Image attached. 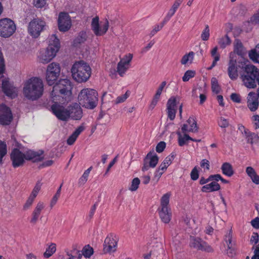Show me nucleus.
I'll return each instance as SVG.
<instances>
[{"instance_id": "c756f323", "label": "nucleus", "mask_w": 259, "mask_h": 259, "mask_svg": "<svg viewBox=\"0 0 259 259\" xmlns=\"http://www.w3.org/2000/svg\"><path fill=\"white\" fill-rule=\"evenodd\" d=\"M87 40V34L84 31L79 32L78 35L74 39L73 41V45L77 47L78 45L82 44Z\"/></svg>"}, {"instance_id": "09e8293b", "label": "nucleus", "mask_w": 259, "mask_h": 259, "mask_svg": "<svg viewBox=\"0 0 259 259\" xmlns=\"http://www.w3.org/2000/svg\"><path fill=\"white\" fill-rule=\"evenodd\" d=\"M176 156V154L175 152H172L164 159L162 162L163 164H165L168 167L171 164V161L174 159Z\"/></svg>"}, {"instance_id": "72a5a7b5", "label": "nucleus", "mask_w": 259, "mask_h": 259, "mask_svg": "<svg viewBox=\"0 0 259 259\" xmlns=\"http://www.w3.org/2000/svg\"><path fill=\"white\" fill-rule=\"evenodd\" d=\"M92 169V166H91L84 171L82 176L79 179L78 184L79 186L83 185L87 182L90 172Z\"/></svg>"}, {"instance_id": "864d4df0", "label": "nucleus", "mask_w": 259, "mask_h": 259, "mask_svg": "<svg viewBox=\"0 0 259 259\" xmlns=\"http://www.w3.org/2000/svg\"><path fill=\"white\" fill-rule=\"evenodd\" d=\"M165 23H163V21L162 22L161 25H156L155 26L154 29L151 31L150 35L151 37L154 36L158 31L162 29Z\"/></svg>"}, {"instance_id": "a211bd4d", "label": "nucleus", "mask_w": 259, "mask_h": 259, "mask_svg": "<svg viewBox=\"0 0 259 259\" xmlns=\"http://www.w3.org/2000/svg\"><path fill=\"white\" fill-rule=\"evenodd\" d=\"M2 90L7 96L11 99H14L17 96L16 88L9 81V78L3 80Z\"/></svg>"}, {"instance_id": "412c9836", "label": "nucleus", "mask_w": 259, "mask_h": 259, "mask_svg": "<svg viewBox=\"0 0 259 259\" xmlns=\"http://www.w3.org/2000/svg\"><path fill=\"white\" fill-rule=\"evenodd\" d=\"M258 100L254 92H250L247 97V106L251 111H256L258 107Z\"/></svg>"}, {"instance_id": "aec40b11", "label": "nucleus", "mask_w": 259, "mask_h": 259, "mask_svg": "<svg viewBox=\"0 0 259 259\" xmlns=\"http://www.w3.org/2000/svg\"><path fill=\"white\" fill-rule=\"evenodd\" d=\"M117 241L112 237V235L108 236L105 239L103 251L104 253L114 252L116 250Z\"/></svg>"}, {"instance_id": "37998d69", "label": "nucleus", "mask_w": 259, "mask_h": 259, "mask_svg": "<svg viewBox=\"0 0 259 259\" xmlns=\"http://www.w3.org/2000/svg\"><path fill=\"white\" fill-rule=\"evenodd\" d=\"M194 55L193 52H190L188 54L184 55L181 60V63L183 65L186 64L189 61L190 58L191 60H193Z\"/></svg>"}, {"instance_id": "052dcab7", "label": "nucleus", "mask_w": 259, "mask_h": 259, "mask_svg": "<svg viewBox=\"0 0 259 259\" xmlns=\"http://www.w3.org/2000/svg\"><path fill=\"white\" fill-rule=\"evenodd\" d=\"M34 199V198L31 197V196H29L26 203L23 206V209L25 210L27 209L32 205Z\"/></svg>"}, {"instance_id": "8fccbe9b", "label": "nucleus", "mask_w": 259, "mask_h": 259, "mask_svg": "<svg viewBox=\"0 0 259 259\" xmlns=\"http://www.w3.org/2000/svg\"><path fill=\"white\" fill-rule=\"evenodd\" d=\"M131 92L127 91L126 93L121 96H118L116 100L115 103L119 104L123 102L130 95Z\"/></svg>"}, {"instance_id": "13d9d810", "label": "nucleus", "mask_w": 259, "mask_h": 259, "mask_svg": "<svg viewBox=\"0 0 259 259\" xmlns=\"http://www.w3.org/2000/svg\"><path fill=\"white\" fill-rule=\"evenodd\" d=\"M6 70V66L5 60L3 56H0V75L5 73Z\"/></svg>"}, {"instance_id": "49530a36", "label": "nucleus", "mask_w": 259, "mask_h": 259, "mask_svg": "<svg viewBox=\"0 0 259 259\" xmlns=\"http://www.w3.org/2000/svg\"><path fill=\"white\" fill-rule=\"evenodd\" d=\"M41 184L40 182L38 181L37 183L36 184L35 187H34L32 191L31 192V193L30 194V196H31V197H33L35 198V197L37 196L39 191L40 190L41 188Z\"/></svg>"}, {"instance_id": "4468645a", "label": "nucleus", "mask_w": 259, "mask_h": 259, "mask_svg": "<svg viewBox=\"0 0 259 259\" xmlns=\"http://www.w3.org/2000/svg\"><path fill=\"white\" fill-rule=\"evenodd\" d=\"M13 119L11 109L5 104L0 105V124L8 125Z\"/></svg>"}, {"instance_id": "0eeeda50", "label": "nucleus", "mask_w": 259, "mask_h": 259, "mask_svg": "<svg viewBox=\"0 0 259 259\" xmlns=\"http://www.w3.org/2000/svg\"><path fill=\"white\" fill-rule=\"evenodd\" d=\"M170 193L164 194L160 199V205L157 209L162 222L168 224L171 220V211L169 205Z\"/></svg>"}, {"instance_id": "7c9ffc66", "label": "nucleus", "mask_w": 259, "mask_h": 259, "mask_svg": "<svg viewBox=\"0 0 259 259\" xmlns=\"http://www.w3.org/2000/svg\"><path fill=\"white\" fill-rule=\"evenodd\" d=\"M56 251V245L55 243H52L48 248L46 251L44 253V257L48 258L51 257Z\"/></svg>"}, {"instance_id": "de8ad7c7", "label": "nucleus", "mask_w": 259, "mask_h": 259, "mask_svg": "<svg viewBox=\"0 0 259 259\" xmlns=\"http://www.w3.org/2000/svg\"><path fill=\"white\" fill-rule=\"evenodd\" d=\"M177 10V9L171 7V9L169 10L166 16L163 19V23H167L170 20L171 17L175 14Z\"/></svg>"}, {"instance_id": "c9c22d12", "label": "nucleus", "mask_w": 259, "mask_h": 259, "mask_svg": "<svg viewBox=\"0 0 259 259\" xmlns=\"http://www.w3.org/2000/svg\"><path fill=\"white\" fill-rule=\"evenodd\" d=\"M179 96H172L167 101L166 104L167 109H176L177 105V100H179Z\"/></svg>"}, {"instance_id": "ddd939ff", "label": "nucleus", "mask_w": 259, "mask_h": 259, "mask_svg": "<svg viewBox=\"0 0 259 259\" xmlns=\"http://www.w3.org/2000/svg\"><path fill=\"white\" fill-rule=\"evenodd\" d=\"M51 111L60 120L66 121L69 118L68 108H65L57 102H55L51 106Z\"/></svg>"}, {"instance_id": "b1692460", "label": "nucleus", "mask_w": 259, "mask_h": 259, "mask_svg": "<svg viewBox=\"0 0 259 259\" xmlns=\"http://www.w3.org/2000/svg\"><path fill=\"white\" fill-rule=\"evenodd\" d=\"M234 51L238 55L241 56V58H244V56L246 54L245 48L243 47L241 40L238 39L235 40Z\"/></svg>"}, {"instance_id": "6e6552de", "label": "nucleus", "mask_w": 259, "mask_h": 259, "mask_svg": "<svg viewBox=\"0 0 259 259\" xmlns=\"http://www.w3.org/2000/svg\"><path fill=\"white\" fill-rule=\"evenodd\" d=\"M46 23L39 18H34L28 24V32L33 38H37L40 33L45 29Z\"/></svg>"}, {"instance_id": "ea45409f", "label": "nucleus", "mask_w": 259, "mask_h": 259, "mask_svg": "<svg viewBox=\"0 0 259 259\" xmlns=\"http://www.w3.org/2000/svg\"><path fill=\"white\" fill-rule=\"evenodd\" d=\"M211 84L212 92L215 94L219 93L220 91V87L219 84L218 80L215 77H212L211 78Z\"/></svg>"}, {"instance_id": "e2e57ef3", "label": "nucleus", "mask_w": 259, "mask_h": 259, "mask_svg": "<svg viewBox=\"0 0 259 259\" xmlns=\"http://www.w3.org/2000/svg\"><path fill=\"white\" fill-rule=\"evenodd\" d=\"M209 180L210 181H214L218 182L219 181L222 180V176L220 174L211 175L209 176Z\"/></svg>"}, {"instance_id": "e433bc0d", "label": "nucleus", "mask_w": 259, "mask_h": 259, "mask_svg": "<svg viewBox=\"0 0 259 259\" xmlns=\"http://www.w3.org/2000/svg\"><path fill=\"white\" fill-rule=\"evenodd\" d=\"M231 39L227 34H226L225 36L222 37L220 39L218 43L220 47L222 49H224L227 46L231 44Z\"/></svg>"}, {"instance_id": "9d476101", "label": "nucleus", "mask_w": 259, "mask_h": 259, "mask_svg": "<svg viewBox=\"0 0 259 259\" xmlns=\"http://www.w3.org/2000/svg\"><path fill=\"white\" fill-rule=\"evenodd\" d=\"M61 68L59 64L52 63L47 69L46 81L49 85L54 84L60 74Z\"/></svg>"}, {"instance_id": "a19ab883", "label": "nucleus", "mask_w": 259, "mask_h": 259, "mask_svg": "<svg viewBox=\"0 0 259 259\" xmlns=\"http://www.w3.org/2000/svg\"><path fill=\"white\" fill-rule=\"evenodd\" d=\"M198 250H201L206 252H212L214 251L213 248L205 241L202 242L201 247Z\"/></svg>"}, {"instance_id": "680f3d73", "label": "nucleus", "mask_w": 259, "mask_h": 259, "mask_svg": "<svg viewBox=\"0 0 259 259\" xmlns=\"http://www.w3.org/2000/svg\"><path fill=\"white\" fill-rule=\"evenodd\" d=\"M98 206V202H96L91 207V210L90 211V212H89V216H88V218L89 219V220H91L93 217V215L95 212V211L96 210V208H97V206Z\"/></svg>"}, {"instance_id": "338daca9", "label": "nucleus", "mask_w": 259, "mask_h": 259, "mask_svg": "<svg viewBox=\"0 0 259 259\" xmlns=\"http://www.w3.org/2000/svg\"><path fill=\"white\" fill-rule=\"evenodd\" d=\"M252 120L254 121V126L255 129L259 128V116L258 115H253Z\"/></svg>"}, {"instance_id": "2eb2a0df", "label": "nucleus", "mask_w": 259, "mask_h": 259, "mask_svg": "<svg viewBox=\"0 0 259 259\" xmlns=\"http://www.w3.org/2000/svg\"><path fill=\"white\" fill-rule=\"evenodd\" d=\"M58 29L60 31H67L71 26L70 17L67 13L61 12L58 19Z\"/></svg>"}, {"instance_id": "f257e3e1", "label": "nucleus", "mask_w": 259, "mask_h": 259, "mask_svg": "<svg viewBox=\"0 0 259 259\" xmlns=\"http://www.w3.org/2000/svg\"><path fill=\"white\" fill-rule=\"evenodd\" d=\"M228 65V75L232 80L237 79L240 74L245 87L249 89L256 87V83L258 84L259 71L255 66L249 64L247 59L231 58Z\"/></svg>"}, {"instance_id": "1a4fd4ad", "label": "nucleus", "mask_w": 259, "mask_h": 259, "mask_svg": "<svg viewBox=\"0 0 259 259\" xmlns=\"http://www.w3.org/2000/svg\"><path fill=\"white\" fill-rule=\"evenodd\" d=\"M16 29L14 22L7 18L0 19V36L7 38L12 36Z\"/></svg>"}, {"instance_id": "3c124183", "label": "nucleus", "mask_w": 259, "mask_h": 259, "mask_svg": "<svg viewBox=\"0 0 259 259\" xmlns=\"http://www.w3.org/2000/svg\"><path fill=\"white\" fill-rule=\"evenodd\" d=\"M191 179L193 181L197 180L199 178V172L196 166H195L190 173Z\"/></svg>"}, {"instance_id": "dca6fc26", "label": "nucleus", "mask_w": 259, "mask_h": 259, "mask_svg": "<svg viewBox=\"0 0 259 259\" xmlns=\"http://www.w3.org/2000/svg\"><path fill=\"white\" fill-rule=\"evenodd\" d=\"M153 151L149 152L144 159V164L142 168L143 171L148 170L150 167H155L158 161V156Z\"/></svg>"}, {"instance_id": "5701e85b", "label": "nucleus", "mask_w": 259, "mask_h": 259, "mask_svg": "<svg viewBox=\"0 0 259 259\" xmlns=\"http://www.w3.org/2000/svg\"><path fill=\"white\" fill-rule=\"evenodd\" d=\"M44 203L42 202H39L32 213V218L30 220V223L35 225L38 219L40 214L41 210L44 209Z\"/></svg>"}, {"instance_id": "5fc2aeb1", "label": "nucleus", "mask_w": 259, "mask_h": 259, "mask_svg": "<svg viewBox=\"0 0 259 259\" xmlns=\"http://www.w3.org/2000/svg\"><path fill=\"white\" fill-rule=\"evenodd\" d=\"M166 143L163 141H161L158 143L156 147V151L158 153H161L165 148Z\"/></svg>"}, {"instance_id": "6ab92c4d", "label": "nucleus", "mask_w": 259, "mask_h": 259, "mask_svg": "<svg viewBox=\"0 0 259 259\" xmlns=\"http://www.w3.org/2000/svg\"><path fill=\"white\" fill-rule=\"evenodd\" d=\"M133 58V55L128 54V55L125 56L124 58L121 59L118 63L116 72L120 76H123L125 72L128 68L130 62Z\"/></svg>"}, {"instance_id": "9b49d317", "label": "nucleus", "mask_w": 259, "mask_h": 259, "mask_svg": "<svg viewBox=\"0 0 259 259\" xmlns=\"http://www.w3.org/2000/svg\"><path fill=\"white\" fill-rule=\"evenodd\" d=\"M98 17H94L92 21L91 27L95 34L97 36H102L105 34L109 28V22L106 19L103 24H99Z\"/></svg>"}, {"instance_id": "6e6d98bb", "label": "nucleus", "mask_w": 259, "mask_h": 259, "mask_svg": "<svg viewBox=\"0 0 259 259\" xmlns=\"http://www.w3.org/2000/svg\"><path fill=\"white\" fill-rule=\"evenodd\" d=\"M46 4V0H33V5L37 8H42Z\"/></svg>"}, {"instance_id": "58836bf2", "label": "nucleus", "mask_w": 259, "mask_h": 259, "mask_svg": "<svg viewBox=\"0 0 259 259\" xmlns=\"http://www.w3.org/2000/svg\"><path fill=\"white\" fill-rule=\"evenodd\" d=\"M228 241H227V242L228 243V249L227 251V253L229 256L233 257L235 254V250L233 249H232V236L230 234V233L229 234V235L228 236Z\"/></svg>"}, {"instance_id": "473e14b6", "label": "nucleus", "mask_w": 259, "mask_h": 259, "mask_svg": "<svg viewBox=\"0 0 259 259\" xmlns=\"http://www.w3.org/2000/svg\"><path fill=\"white\" fill-rule=\"evenodd\" d=\"M187 122L190 126L189 132L197 133L198 131V127L197 122L193 117H190L187 120Z\"/></svg>"}, {"instance_id": "cd10ccee", "label": "nucleus", "mask_w": 259, "mask_h": 259, "mask_svg": "<svg viewBox=\"0 0 259 259\" xmlns=\"http://www.w3.org/2000/svg\"><path fill=\"white\" fill-rule=\"evenodd\" d=\"M247 143L251 145H259V136L254 133L249 132L248 134L245 136Z\"/></svg>"}, {"instance_id": "f3484780", "label": "nucleus", "mask_w": 259, "mask_h": 259, "mask_svg": "<svg viewBox=\"0 0 259 259\" xmlns=\"http://www.w3.org/2000/svg\"><path fill=\"white\" fill-rule=\"evenodd\" d=\"M78 103H73L68 106L69 117L73 120H80L82 117V110Z\"/></svg>"}, {"instance_id": "bf43d9fd", "label": "nucleus", "mask_w": 259, "mask_h": 259, "mask_svg": "<svg viewBox=\"0 0 259 259\" xmlns=\"http://www.w3.org/2000/svg\"><path fill=\"white\" fill-rule=\"evenodd\" d=\"M231 99L235 103H240L241 102V97L240 96L236 93H232L230 96Z\"/></svg>"}, {"instance_id": "0e129e2a", "label": "nucleus", "mask_w": 259, "mask_h": 259, "mask_svg": "<svg viewBox=\"0 0 259 259\" xmlns=\"http://www.w3.org/2000/svg\"><path fill=\"white\" fill-rule=\"evenodd\" d=\"M77 137L75 136L74 134H72L71 136L69 137L67 140V143L68 145H72L74 144L75 141H76Z\"/></svg>"}, {"instance_id": "2f4dec72", "label": "nucleus", "mask_w": 259, "mask_h": 259, "mask_svg": "<svg viewBox=\"0 0 259 259\" xmlns=\"http://www.w3.org/2000/svg\"><path fill=\"white\" fill-rule=\"evenodd\" d=\"M7 153V146L5 142L0 141V164H3V158Z\"/></svg>"}, {"instance_id": "393cba45", "label": "nucleus", "mask_w": 259, "mask_h": 259, "mask_svg": "<svg viewBox=\"0 0 259 259\" xmlns=\"http://www.w3.org/2000/svg\"><path fill=\"white\" fill-rule=\"evenodd\" d=\"M220 189V184L218 182L212 181L210 183L202 186L201 191L202 192L208 193L219 191Z\"/></svg>"}, {"instance_id": "bb28decb", "label": "nucleus", "mask_w": 259, "mask_h": 259, "mask_svg": "<svg viewBox=\"0 0 259 259\" xmlns=\"http://www.w3.org/2000/svg\"><path fill=\"white\" fill-rule=\"evenodd\" d=\"M204 242L201 238L199 237H195L190 236V246L191 247L199 250L200 248L201 244Z\"/></svg>"}, {"instance_id": "39448f33", "label": "nucleus", "mask_w": 259, "mask_h": 259, "mask_svg": "<svg viewBox=\"0 0 259 259\" xmlns=\"http://www.w3.org/2000/svg\"><path fill=\"white\" fill-rule=\"evenodd\" d=\"M71 85L69 80L61 79L53 87L51 97L53 100H59L58 97L69 96L71 94Z\"/></svg>"}, {"instance_id": "603ef678", "label": "nucleus", "mask_w": 259, "mask_h": 259, "mask_svg": "<svg viewBox=\"0 0 259 259\" xmlns=\"http://www.w3.org/2000/svg\"><path fill=\"white\" fill-rule=\"evenodd\" d=\"M219 125L222 128H226L229 125V121L227 119L223 117H221L219 121H218Z\"/></svg>"}, {"instance_id": "69168bd1", "label": "nucleus", "mask_w": 259, "mask_h": 259, "mask_svg": "<svg viewBox=\"0 0 259 259\" xmlns=\"http://www.w3.org/2000/svg\"><path fill=\"white\" fill-rule=\"evenodd\" d=\"M259 239V235L257 233H253L250 239V243H254L256 244L258 243Z\"/></svg>"}, {"instance_id": "f704fd0d", "label": "nucleus", "mask_w": 259, "mask_h": 259, "mask_svg": "<svg viewBox=\"0 0 259 259\" xmlns=\"http://www.w3.org/2000/svg\"><path fill=\"white\" fill-rule=\"evenodd\" d=\"M177 134L179 136L178 143L180 146H183L187 144V141L192 140V138L190 137L188 134H185L183 137L179 132H178Z\"/></svg>"}, {"instance_id": "423d86ee", "label": "nucleus", "mask_w": 259, "mask_h": 259, "mask_svg": "<svg viewBox=\"0 0 259 259\" xmlns=\"http://www.w3.org/2000/svg\"><path fill=\"white\" fill-rule=\"evenodd\" d=\"M51 39L53 41V44L50 42L45 53L39 56V61L43 64H47L50 62L56 56L57 52L60 49L59 39L56 34H53Z\"/></svg>"}, {"instance_id": "4be33fe9", "label": "nucleus", "mask_w": 259, "mask_h": 259, "mask_svg": "<svg viewBox=\"0 0 259 259\" xmlns=\"http://www.w3.org/2000/svg\"><path fill=\"white\" fill-rule=\"evenodd\" d=\"M42 153V151L39 154L37 152L29 150L24 153L25 159L26 160H31L33 162L41 161L43 159V157L41 156Z\"/></svg>"}, {"instance_id": "a878e982", "label": "nucleus", "mask_w": 259, "mask_h": 259, "mask_svg": "<svg viewBox=\"0 0 259 259\" xmlns=\"http://www.w3.org/2000/svg\"><path fill=\"white\" fill-rule=\"evenodd\" d=\"M246 172L254 184L256 185L259 184V176L257 175L253 167L251 166L247 167L246 168Z\"/></svg>"}, {"instance_id": "4c0bfd02", "label": "nucleus", "mask_w": 259, "mask_h": 259, "mask_svg": "<svg viewBox=\"0 0 259 259\" xmlns=\"http://www.w3.org/2000/svg\"><path fill=\"white\" fill-rule=\"evenodd\" d=\"M82 252L85 257L90 258L94 253V249L89 245H87L83 248Z\"/></svg>"}, {"instance_id": "c85d7f7f", "label": "nucleus", "mask_w": 259, "mask_h": 259, "mask_svg": "<svg viewBox=\"0 0 259 259\" xmlns=\"http://www.w3.org/2000/svg\"><path fill=\"white\" fill-rule=\"evenodd\" d=\"M221 169L223 174L228 177H231L234 175L233 167L230 163H224L221 166Z\"/></svg>"}, {"instance_id": "7ed1b4c3", "label": "nucleus", "mask_w": 259, "mask_h": 259, "mask_svg": "<svg viewBox=\"0 0 259 259\" xmlns=\"http://www.w3.org/2000/svg\"><path fill=\"white\" fill-rule=\"evenodd\" d=\"M98 94L92 89L84 88L80 91L78 96V101L83 107L88 109H94L98 105Z\"/></svg>"}, {"instance_id": "c03bdc74", "label": "nucleus", "mask_w": 259, "mask_h": 259, "mask_svg": "<svg viewBox=\"0 0 259 259\" xmlns=\"http://www.w3.org/2000/svg\"><path fill=\"white\" fill-rule=\"evenodd\" d=\"M140 183V180L138 178H134L132 181V184L129 189L132 191H136L139 188Z\"/></svg>"}, {"instance_id": "20e7f679", "label": "nucleus", "mask_w": 259, "mask_h": 259, "mask_svg": "<svg viewBox=\"0 0 259 259\" xmlns=\"http://www.w3.org/2000/svg\"><path fill=\"white\" fill-rule=\"evenodd\" d=\"M72 78L76 81L81 83L86 82L91 76V68L84 61L76 62L71 69Z\"/></svg>"}, {"instance_id": "4d7b16f0", "label": "nucleus", "mask_w": 259, "mask_h": 259, "mask_svg": "<svg viewBox=\"0 0 259 259\" xmlns=\"http://www.w3.org/2000/svg\"><path fill=\"white\" fill-rule=\"evenodd\" d=\"M167 110V116L171 120H173L176 117L177 112L176 109H170Z\"/></svg>"}, {"instance_id": "a18cd8bd", "label": "nucleus", "mask_w": 259, "mask_h": 259, "mask_svg": "<svg viewBox=\"0 0 259 259\" xmlns=\"http://www.w3.org/2000/svg\"><path fill=\"white\" fill-rule=\"evenodd\" d=\"M209 28L208 25H206L201 35V38L202 40L206 41L209 39Z\"/></svg>"}, {"instance_id": "f03ea898", "label": "nucleus", "mask_w": 259, "mask_h": 259, "mask_svg": "<svg viewBox=\"0 0 259 259\" xmlns=\"http://www.w3.org/2000/svg\"><path fill=\"white\" fill-rule=\"evenodd\" d=\"M23 93L27 99L35 101L41 97L44 93L42 80L36 77L27 80L24 85Z\"/></svg>"}, {"instance_id": "f8f14e48", "label": "nucleus", "mask_w": 259, "mask_h": 259, "mask_svg": "<svg viewBox=\"0 0 259 259\" xmlns=\"http://www.w3.org/2000/svg\"><path fill=\"white\" fill-rule=\"evenodd\" d=\"M10 159L14 168L22 166L25 162L24 153L17 148L12 149L10 154Z\"/></svg>"}, {"instance_id": "774afa93", "label": "nucleus", "mask_w": 259, "mask_h": 259, "mask_svg": "<svg viewBox=\"0 0 259 259\" xmlns=\"http://www.w3.org/2000/svg\"><path fill=\"white\" fill-rule=\"evenodd\" d=\"M251 225L255 229H259V218L256 217L251 222Z\"/></svg>"}, {"instance_id": "79ce46f5", "label": "nucleus", "mask_w": 259, "mask_h": 259, "mask_svg": "<svg viewBox=\"0 0 259 259\" xmlns=\"http://www.w3.org/2000/svg\"><path fill=\"white\" fill-rule=\"evenodd\" d=\"M196 73L195 71L189 70L185 72L182 77V80L184 82L188 81L190 78L195 76Z\"/></svg>"}]
</instances>
